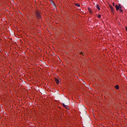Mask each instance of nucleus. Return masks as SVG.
Masks as SVG:
<instances>
[{"mask_svg": "<svg viewBox=\"0 0 127 127\" xmlns=\"http://www.w3.org/2000/svg\"><path fill=\"white\" fill-rule=\"evenodd\" d=\"M80 55H82L83 56H84V54H83V52H80Z\"/></svg>", "mask_w": 127, "mask_h": 127, "instance_id": "1a4fd4ad", "label": "nucleus"}, {"mask_svg": "<svg viewBox=\"0 0 127 127\" xmlns=\"http://www.w3.org/2000/svg\"><path fill=\"white\" fill-rule=\"evenodd\" d=\"M96 7H97V9H98L99 10H101V8L99 6V5H97Z\"/></svg>", "mask_w": 127, "mask_h": 127, "instance_id": "423d86ee", "label": "nucleus"}, {"mask_svg": "<svg viewBox=\"0 0 127 127\" xmlns=\"http://www.w3.org/2000/svg\"><path fill=\"white\" fill-rule=\"evenodd\" d=\"M115 7L116 8V10H120L121 12H123V9H122L121 4H119V5L118 4L115 5Z\"/></svg>", "mask_w": 127, "mask_h": 127, "instance_id": "f03ea898", "label": "nucleus"}, {"mask_svg": "<svg viewBox=\"0 0 127 127\" xmlns=\"http://www.w3.org/2000/svg\"><path fill=\"white\" fill-rule=\"evenodd\" d=\"M113 5H114V6L116 7V5H115V3H113Z\"/></svg>", "mask_w": 127, "mask_h": 127, "instance_id": "f8f14e48", "label": "nucleus"}, {"mask_svg": "<svg viewBox=\"0 0 127 127\" xmlns=\"http://www.w3.org/2000/svg\"><path fill=\"white\" fill-rule=\"evenodd\" d=\"M63 107L65 108V109H68V107H67V106L66 105H65V104L63 103Z\"/></svg>", "mask_w": 127, "mask_h": 127, "instance_id": "39448f33", "label": "nucleus"}, {"mask_svg": "<svg viewBox=\"0 0 127 127\" xmlns=\"http://www.w3.org/2000/svg\"><path fill=\"white\" fill-rule=\"evenodd\" d=\"M109 7H110V10H111V12H114L115 10L114 9V7H113V6H111V5H110Z\"/></svg>", "mask_w": 127, "mask_h": 127, "instance_id": "7ed1b4c3", "label": "nucleus"}, {"mask_svg": "<svg viewBox=\"0 0 127 127\" xmlns=\"http://www.w3.org/2000/svg\"><path fill=\"white\" fill-rule=\"evenodd\" d=\"M98 18H101V15H98Z\"/></svg>", "mask_w": 127, "mask_h": 127, "instance_id": "9d476101", "label": "nucleus"}, {"mask_svg": "<svg viewBox=\"0 0 127 127\" xmlns=\"http://www.w3.org/2000/svg\"><path fill=\"white\" fill-rule=\"evenodd\" d=\"M55 81L56 82L57 84H59V79H58L57 78H55Z\"/></svg>", "mask_w": 127, "mask_h": 127, "instance_id": "20e7f679", "label": "nucleus"}, {"mask_svg": "<svg viewBox=\"0 0 127 127\" xmlns=\"http://www.w3.org/2000/svg\"><path fill=\"white\" fill-rule=\"evenodd\" d=\"M35 14L38 18V19H41V16L40 15V11H36Z\"/></svg>", "mask_w": 127, "mask_h": 127, "instance_id": "f257e3e1", "label": "nucleus"}, {"mask_svg": "<svg viewBox=\"0 0 127 127\" xmlns=\"http://www.w3.org/2000/svg\"><path fill=\"white\" fill-rule=\"evenodd\" d=\"M75 5L76 6H78V7L80 6V5L78 3H75Z\"/></svg>", "mask_w": 127, "mask_h": 127, "instance_id": "6e6552de", "label": "nucleus"}, {"mask_svg": "<svg viewBox=\"0 0 127 127\" xmlns=\"http://www.w3.org/2000/svg\"><path fill=\"white\" fill-rule=\"evenodd\" d=\"M119 85L115 86V89H116L117 90H119Z\"/></svg>", "mask_w": 127, "mask_h": 127, "instance_id": "0eeeda50", "label": "nucleus"}, {"mask_svg": "<svg viewBox=\"0 0 127 127\" xmlns=\"http://www.w3.org/2000/svg\"><path fill=\"white\" fill-rule=\"evenodd\" d=\"M89 12H90V13H92V11H91V10H89Z\"/></svg>", "mask_w": 127, "mask_h": 127, "instance_id": "9b49d317", "label": "nucleus"}]
</instances>
